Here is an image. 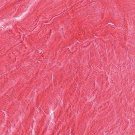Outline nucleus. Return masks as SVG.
Here are the masks:
<instances>
[{
    "label": "nucleus",
    "instance_id": "f257e3e1",
    "mask_svg": "<svg viewBox=\"0 0 135 135\" xmlns=\"http://www.w3.org/2000/svg\"><path fill=\"white\" fill-rule=\"evenodd\" d=\"M111 24H110V25H111L112 26H113V25H114V24L113 23H111Z\"/></svg>",
    "mask_w": 135,
    "mask_h": 135
}]
</instances>
